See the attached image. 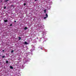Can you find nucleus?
<instances>
[{
	"mask_svg": "<svg viewBox=\"0 0 76 76\" xmlns=\"http://www.w3.org/2000/svg\"><path fill=\"white\" fill-rule=\"evenodd\" d=\"M24 44L26 45H27V44H28V42H24Z\"/></svg>",
	"mask_w": 76,
	"mask_h": 76,
	"instance_id": "f257e3e1",
	"label": "nucleus"
},
{
	"mask_svg": "<svg viewBox=\"0 0 76 76\" xmlns=\"http://www.w3.org/2000/svg\"><path fill=\"white\" fill-rule=\"evenodd\" d=\"M10 68H11L12 69H13V66H10Z\"/></svg>",
	"mask_w": 76,
	"mask_h": 76,
	"instance_id": "f03ea898",
	"label": "nucleus"
},
{
	"mask_svg": "<svg viewBox=\"0 0 76 76\" xmlns=\"http://www.w3.org/2000/svg\"><path fill=\"white\" fill-rule=\"evenodd\" d=\"M9 1V0H5V3H6V2H7V1Z\"/></svg>",
	"mask_w": 76,
	"mask_h": 76,
	"instance_id": "7ed1b4c3",
	"label": "nucleus"
},
{
	"mask_svg": "<svg viewBox=\"0 0 76 76\" xmlns=\"http://www.w3.org/2000/svg\"><path fill=\"white\" fill-rule=\"evenodd\" d=\"M24 29L25 30H26L27 29H28V28L26 27H25V28H24Z\"/></svg>",
	"mask_w": 76,
	"mask_h": 76,
	"instance_id": "20e7f679",
	"label": "nucleus"
},
{
	"mask_svg": "<svg viewBox=\"0 0 76 76\" xmlns=\"http://www.w3.org/2000/svg\"><path fill=\"white\" fill-rule=\"evenodd\" d=\"M45 16L46 17L48 18V14H46Z\"/></svg>",
	"mask_w": 76,
	"mask_h": 76,
	"instance_id": "39448f33",
	"label": "nucleus"
},
{
	"mask_svg": "<svg viewBox=\"0 0 76 76\" xmlns=\"http://www.w3.org/2000/svg\"><path fill=\"white\" fill-rule=\"evenodd\" d=\"M4 22H7V20H4Z\"/></svg>",
	"mask_w": 76,
	"mask_h": 76,
	"instance_id": "423d86ee",
	"label": "nucleus"
},
{
	"mask_svg": "<svg viewBox=\"0 0 76 76\" xmlns=\"http://www.w3.org/2000/svg\"><path fill=\"white\" fill-rule=\"evenodd\" d=\"M18 38L19 39V40H20V39H21V37H19Z\"/></svg>",
	"mask_w": 76,
	"mask_h": 76,
	"instance_id": "0eeeda50",
	"label": "nucleus"
},
{
	"mask_svg": "<svg viewBox=\"0 0 76 76\" xmlns=\"http://www.w3.org/2000/svg\"><path fill=\"white\" fill-rule=\"evenodd\" d=\"M44 11L45 13H46V10H44Z\"/></svg>",
	"mask_w": 76,
	"mask_h": 76,
	"instance_id": "6e6552de",
	"label": "nucleus"
},
{
	"mask_svg": "<svg viewBox=\"0 0 76 76\" xmlns=\"http://www.w3.org/2000/svg\"><path fill=\"white\" fill-rule=\"evenodd\" d=\"M47 18V17H44V19H45Z\"/></svg>",
	"mask_w": 76,
	"mask_h": 76,
	"instance_id": "1a4fd4ad",
	"label": "nucleus"
},
{
	"mask_svg": "<svg viewBox=\"0 0 76 76\" xmlns=\"http://www.w3.org/2000/svg\"><path fill=\"white\" fill-rule=\"evenodd\" d=\"M9 63V61H6V63Z\"/></svg>",
	"mask_w": 76,
	"mask_h": 76,
	"instance_id": "9d476101",
	"label": "nucleus"
},
{
	"mask_svg": "<svg viewBox=\"0 0 76 76\" xmlns=\"http://www.w3.org/2000/svg\"><path fill=\"white\" fill-rule=\"evenodd\" d=\"M10 26H12V24H11L10 25Z\"/></svg>",
	"mask_w": 76,
	"mask_h": 76,
	"instance_id": "9b49d317",
	"label": "nucleus"
},
{
	"mask_svg": "<svg viewBox=\"0 0 76 76\" xmlns=\"http://www.w3.org/2000/svg\"><path fill=\"white\" fill-rule=\"evenodd\" d=\"M13 52H14V51H13V50H12L11 51V53H13Z\"/></svg>",
	"mask_w": 76,
	"mask_h": 76,
	"instance_id": "f8f14e48",
	"label": "nucleus"
},
{
	"mask_svg": "<svg viewBox=\"0 0 76 76\" xmlns=\"http://www.w3.org/2000/svg\"><path fill=\"white\" fill-rule=\"evenodd\" d=\"M6 6H5V7H4V9H6Z\"/></svg>",
	"mask_w": 76,
	"mask_h": 76,
	"instance_id": "ddd939ff",
	"label": "nucleus"
},
{
	"mask_svg": "<svg viewBox=\"0 0 76 76\" xmlns=\"http://www.w3.org/2000/svg\"><path fill=\"white\" fill-rule=\"evenodd\" d=\"M26 5V3H25L24 4V6H25Z\"/></svg>",
	"mask_w": 76,
	"mask_h": 76,
	"instance_id": "4468645a",
	"label": "nucleus"
},
{
	"mask_svg": "<svg viewBox=\"0 0 76 76\" xmlns=\"http://www.w3.org/2000/svg\"><path fill=\"white\" fill-rule=\"evenodd\" d=\"M40 49L41 50H42V48H41Z\"/></svg>",
	"mask_w": 76,
	"mask_h": 76,
	"instance_id": "2eb2a0df",
	"label": "nucleus"
},
{
	"mask_svg": "<svg viewBox=\"0 0 76 76\" xmlns=\"http://www.w3.org/2000/svg\"><path fill=\"white\" fill-rule=\"evenodd\" d=\"M2 51H3V52H4V50H2Z\"/></svg>",
	"mask_w": 76,
	"mask_h": 76,
	"instance_id": "dca6fc26",
	"label": "nucleus"
},
{
	"mask_svg": "<svg viewBox=\"0 0 76 76\" xmlns=\"http://www.w3.org/2000/svg\"><path fill=\"white\" fill-rule=\"evenodd\" d=\"M5 57L4 56H2V57Z\"/></svg>",
	"mask_w": 76,
	"mask_h": 76,
	"instance_id": "f3484780",
	"label": "nucleus"
},
{
	"mask_svg": "<svg viewBox=\"0 0 76 76\" xmlns=\"http://www.w3.org/2000/svg\"><path fill=\"white\" fill-rule=\"evenodd\" d=\"M14 22H16V21H14Z\"/></svg>",
	"mask_w": 76,
	"mask_h": 76,
	"instance_id": "a211bd4d",
	"label": "nucleus"
},
{
	"mask_svg": "<svg viewBox=\"0 0 76 76\" xmlns=\"http://www.w3.org/2000/svg\"><path fill=\"white\" fill-rule=\"evenodd\" d=\"M35 1H37V0H35Z\"/></svg>",
	"mask_w": 76,
	"mask_h": 76,
	"instance_id": "6ab92c4d",
	"label": "nucleus"
},
{
	"mask_svg": "<svg viewBox=\"0 0 76 76\" xmlns=\"http://www.w3.org/2000/svg\"><path fill=\"white\" fill-rule=\"evenodd\" d=\"M1 56V55H0V56Z\"/></svg>",
	"mask_w": 76,
	"mask_h": 76,
	"instance_id": "aec40b11",
	"label": "nucleus"
},
{
	"mask_svg": "<svg viewBox=\"0 0 76 76\" xmlns=\"http://www.w3.org/2000/svg\"><path fill=\"white\" fill-rule=\"evenodd\" d=\"M3 58H4V57H3Z\"/></svg>",
	"mask_w": 76,
	"mask_h": 76,
	"instance_id": "412c9836",
	"label": "nucleus"
}]
</instances>
